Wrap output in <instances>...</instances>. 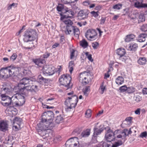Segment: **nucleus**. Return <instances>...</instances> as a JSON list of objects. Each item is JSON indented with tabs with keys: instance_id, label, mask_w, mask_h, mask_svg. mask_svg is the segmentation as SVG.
<instances>
[{
	"instance_id": "obj_1",
	"label": "nucleus",
	"mask_w": 147,
	"mask_h": 147,
	"mask_svg": "<svg viewBox=\"0 0 147 147\" xmlns=\"http://www.w3.org/2000/svg\"><path fill=\"white\" fill-rule=\"evenodd\" d=\"M125 134L124 132H121L119 130H117L114 132L110 129L107 131L105 134V138L106 140L109 142L114 140H117V138H121L124 139Z\"/></svg>"
},
{
	"instance_id": "obj_2",
	"label": "nucleus",
	"mask_w": 147,
	"mask_h": 147,
	"mask_svg": "<svg viewBox=\"0 0 147 147\" xmlns=\"http://www.w3.org/2000/svg\"><path fill=\"white\" fill-rule=\"evenodd\" d=\"M73 92H71L67 93L68 95H72L71 97H68L65 101V104L67 107L65 108L66 111L68 112L74 108L76 105L78 101L77 96L75 95H72Z\"/></svg>"
},
{
	"instance_id": "obj_3",
	"label": "nucleus",
	"mask_w": 147,
	"mask_h": 147,
	"mask_svg": "<svg viewBox=\"0 0 147 147\" xmlns=\"http://www.w3.org/2000/svg\"><path fill=\"white\" fill-rule=\"evenodd\" d=\"M24 40L28 42L29 40H34L38 39V34L36 30L34 29H29L25 32Z\"/></svg>"
},
{
	"instance_id": "obj_4",
	"label": "nucleus",
	"mask_w": 147,
	"mask_h": 147,
	"mask_svg": "<svg viewBox=\"0 0 147 147\" xmlns=\"http://www.w3.org/2000/svg\"><path fill=\"white\" fill-rule=\"evenodd\" d=\"M54 114L51 111H47L44 113L42 116L41 121L40 123L44 124L45 123L48 124L53 123L52 121L54 118Z\"/></svg>"
},
{
	"instance_id": "obj_5",
	"label": "nucleus",
	"mask_w": 147,
	"mask_h": 147,
	"mask_svg": "<svg viewBox=\"0 0 147 147\" xmlns=\"http://www.w3.org/2000/svg\"><path fill=\"white\" fill-rule=\"evenodd\" d=\"M42 123H40L38 125L40 128V130L38 131V134L42 137L46 135H48L46 133V131L49 129H52L54 127V125L53 123H50L48 124L47 123H45L44 124H42Z\"/></svg>"
},
{
	"instance_id": "obj_6",
	"label": "nucleus",
	"mask_w": 147,
	"mask_h": 147,
	"mask_svg": "<svg viewBox=\"0 0 147 147\" xmlns=\"http://www.w3.org/2000/svg\"><path fill=\"white\" fill-rule=\"evenodd\" d=\"M66 34H74L77 37H79L80 33L79 30L76 27L72 25L66 26L65 30L64 31Z\"/></svg>"
},
{
	"instance_id": "obj_7",
	"label": "nucleus",
	"mask_w": 147,
	"mask_h": 147,
	"mask_svg": "<svg viewBox=\"0 0 147 147\" xmlns=\"http://www.w3.org/2000/svg\"><path fill=\"white\" fill-rule=\"evenodd\" d=\"M90 74L86 71H84L80 74L79 81L84 85L88 84L91 81Z\"/></svg>"
},
{
	"instance_id": "obj_8",
	"label": "nucleus",
	"mask_w": 147,
	"mask_h": 147,
	"mask_svg": "<svg viewBox=\"0 0 147 147\" xmlns=\"http://www.w3.org/2000/svg\"><path fill=\"white\" fill-rule=\"evenodd\" d=\"M28 91L24 87L19 90V106L22 105L25 103L24 96L26 95Z\"/></svg>"
},
{
	"instance_id": "obj_9",
	"label": "nucleus",
	"mask_w": 147,
	"mask_h": 147,
	"mask_svg": "<svg viewBox=\"0 0 147 147\" xmlns=\"http://www.w3.org/2000/svg\"><path fill=\"white\" fill-rule=\"evenodd\" d=\"M71 80L70 76L67 74L62 75L59 79L61 84L65 86H68L70 84Z\"/></svg>"
},
{
	"instance_id": "obj_10",
	"label": "nucleus",
	"mask_w": 147,
	"mask_h": 147,
	"mask_svg": "<svg viewBox=\"0 0 147 147\" xmlns=\"http://www.w3.org/2000/svg\"><path fill=\"white\" fill-rule=\"evenodd\" d=\"M55 68L52 65L44 66L42 68L43 73L46 75H52L54 74Z\"/></svg>"
},
{
	"instance_id": "obj_11",
	"label": "nucleus",
	"mask_w": 147,
	"mask_h": 147,
	"mask_svg": "<svg viewBox=\"0 0 147 147\" xmlns=\"http://www.w3.org/2000/svg\"><path fill=\"white\" fill-rule=\"evenodd\" d=\"M86 37L89 40H93L97 38V34L95 30L89 29L87 31Z\"/></svg>"
},
{
	"instance_id": "obj_12",
	"label": "nucleus",
	"mask_w": 147,
	"mask_h": 147,
	"mask_svg": "<svg viewBox=\"0 0 147 147\" xmlns=\"http://www.w3.org/2000/svg\"><path fill=\"white\" fill-rule=\"evenodd\" d=\"M0 91V94H1V99L2 100L5 101L7 99V98L10 97L6 95V94H9L10 92V90L6 88H1Z\"/></svg>"
},
{
	"instance_id": "obj_13",
	"label": "nucleus",
	"mask_w": 147,
	"mask_h": 147,
	"mask_svg": "<svg viewBox=\"0 0 147 147\" xmlns=\"http://www.w3.org/2000/svg\"><path fill=\"white\" fill-rule=\"evenodd\" d=\"M18 71V67L12 68L11 70L9 68L6 67L5 68V71L3 72L5 74V78H8L13 74H15L16 73V72Z\"/></svg>"
},
{
	"instance_id": "obj_14",
	"label": "nucleus",
	"mask_w": 147,
	"mask_h": 147,
	"mask_svg": "<svg viewBox=\"0 0 147 147\" xmlns=\"http://www.w3.org/2000/svg\"><path fill=\"white\" fill-rule=\"evenodd\" d=\"M143 0H132L134 6L137 8L147 7V4L143 3Z\"/></svg>"
},
{
	"instance_id": "obj_15",
	"label": "nucleus",
	"mask_w": 147,
	"mask_h": 147,
	"mask_svg": "<svg viewBox=\"0 0 147 147\" xmlns=\"http://www.w3.org/2000/svg\"><path fill=\"white\" fill-rule=\"evenodd\" d=\"M31 82V80L28 78H24L21 80L19 83V90L23 88V87H25L24 86L25 85L29 84L30 82ZM26 89V88H25Z\"/></svg>"
},
{
	"instance_id": "obj_16",
	"label": "nucleus",
	"mask_w": 147,
	"mask_h": 147,
	"mask_svg": "<svg viewBox=\"0 0 147 147\" xmlns=\"http://www.w3.org/2000/svg\"><path fill=\"white\" fill-rule=\"evenodd\" d=\"M8 125L6 121L2 120L0 121V131L5 132L8 130Z\"/></svg>"
},
{
	"instance_id": "obj_17",
	"label": "nucleus",
	"mask_w": 147,
	"mask_h": 147,
	"mask_svg": "<svg viewBox=\"0 0 147 147\" xmlns=\"http://www.w3.org/2000/svg\"><path fill=\"white\" fill-rule=\"evenodd\" d=\"M67 16V15H65L61 17V20L63 21L66 26L72 25L73 24V22Z\"/></svg>"
},
{
	"instance_id": "obj_18",
	"label": "nucleus",
	"mask_w": 147,
	"mask_h": 147,
	"mask_svg": "<svg viewBox=\"0 0 147 147\" xmlns=\"http://www.w3.org/2000/svg\"><path fill=\"white\" fill-rule=\"evenodd\" d=\"M126 137V134H125V136L124 140H123L121 138H117V140H116L117 141L115 142L114 144H113L111 147H117L121 145L125 141Z\"/></svg>"
},
{
	"instance_id": "obj_19",
	"label": "nucleus",
	"mask_w": 147,
	"mask_h": 147,
	"mask_svg": "<svg viewBox=\"0 0 147 147\" xmlns=\"http://www.w3.org/2000/svg\"><path fill=\"white\" fill-rule=\"evenodd\" d=\"M138 47L137 44L134 42H131L127 46V49L129 51H135Z\"/></svg>"
},
{
	"instance_id": "obj_20",
	"label": "nucleus",
	"mask_w": 147,
	"mask_h": 147,
	"mask_svg": "<svg viewBox=\"0 0 147 147\" xmlns=\"http://www.w3.org/2000/svg\"><path fill=\"white\" fill-rule=\"evenodd\" d=\"M116 53L120 57H122L126 53V51L124 49L121 48L117 49L116 50Z\"/></svg>"
},
{
	"instance_id": "obj_21",
	"label": "nucleus",
	"mask_w": 147,
	"mask_h": 147,
	"mask_svg": "<svg viewBox=\"0 0 147 147\" xmlns=\"http://www.w3.org/2000/svg\"><path fill=\"white\" fill-rule=\"evenodd\" d=\"M104 129L102 128H100L99 129H98L96 128H94V132L93 136L94 137L96 138L97 136L99 135L103 131Z\"/></svg>"
},
{
	"instance_id": "obj_22",
	"label": "nucleus",
	"mask_w": 147,
	"mask_h": 147,
	"mask_svg": "<svg viewBox=\"0 0 147 147\" xmlns=\"http://www.w3.org/2000/svg\"><path fill=\"white\" fill-rule=\"evenodd\" d=\"M34 40H29L27 42V45L28 46L26 47L27 49H33L34 48L36 43L34 44L33 41Z\"/></svg>"
},
{
	"instance_id": "obj_23",
	"label": "nucleus",
	"mask_w": 147,
	"mask_h": 147,
	"mask_svg": "<svg viewBox=\"0 0 147 147\" xmlns=\"http://www.w3.org/2000/svg\"><path fill=\"white\" fill-rule=\"evenodd\" d=\"M147 36V34L145 33H141L139 36L138 41L140 42H142L145 40V38Z\"/></svg>"
},
{
	"instance_id": "obj_24",
	"label": "nucleus",
	"mask_w": 147,
	"mask_h": 147,
	"mask_svg": "<svg viewBox=\"0 0 147 147\" xmlns=\"http://www.w3.org/2000/svg\"><path fill=\"white\" fill-rule=\"evenodd\" d=\"M13 91L14 92H16V94L13 96L12 98L14 99V98L18 99V84L14 87Z\"/></svg>"
},
{
	"instance_id": "obj_25",
	"label": "nucleus",
	"mask_w": 147,
	"mask_h": 147,
	"mask_svg": "<svg viewBox=\"0 0 147 147\" xmlns=\"http://www.w3.org/2000/svg\"><path fill=\"white\" fill-rule=\"evenodd\" d=\"M90 91V86H87L84 87L83 89V92L84 95L87 96Z\"/></svg>"
},
{
	"instance_id": "obj_26",
	"label": "nucleus",
	"mask_w": 147,
	"mask_h": 147,
	"mask_svg": "<svg viewBox=\"0 0 147 147\" xmlns=\"http://www.w3.org/2000/svg\"><path fill=\"white\" fill-rule=\"evenodd\" d=\"M124 80V78L122 77L119 76L116 79L115 82L117 84L120 85L123 83Z\"/></svg>"
},
{
	"instance_id": "obj_27",
	"label": "nucleus",
	"mask_w": 147,
	"mask_h": 147,
	"mask_svg": "<svg viewBox=\"0 0 147 147\" xmlns=\"http://www.w3.org/2000/svg\"><path fill=\"white\" fill-rule=\"evenodd\" d=\"M135 37V35L133 34L128 35L126 36L125 40L126 42H129L133 40Z\"/></svg>"
},
{
	"instance_id": "obj_28",
	"label": "nucleus",
	"mask_w": 147,
	"mask_h": 147,
	"mask_svg": "<svg viewBox=\"0 0 147 147\" xmlns=\"http://www.w3.org/2000/svg\"><path fill=\"white\" fill-rule=\"evenodd\" d=\"M75 140L73 139V140H72V144H74L73 145V147H78L79 145V142L78 141V138L76 137H74Z\"/></svg>"
},
{
	"instance_id": "obj_29",
	"label": "nucleus",
	"mask_w": 147,
	"mask_h": 147,
	"mask_svg": "<svg viewBox=\"0 0 147 147\" xmlns=\"http://www.w3.org/2000/svg\"><path fill=\"white\" fill-rule=\"evenodd\" d=\"M44 61V60L41 61L40 60L38 59H36L34 60V62L36 64L40 67H41L43 66V63Z\"/></svg>"
},
{
	"instance_id": "obj_30",
	"label": "nucleus",
	"mask_w": 147,
	"mask_h": 147,
	"mask_svg": "<svg viewBox=\"0 0 147 147\" xmlns=\"http://www.w3.org/2000/svg\"><path fill=\"white\" fill-rule=\"evenodd\" d=\"M65 13L68 14V15H67V16L70 18H71L74 14V12L72 11L70 9H69L68 8L66 9Z\"/></svg>"
},
{
	"instance_id": "obj_31",
	"label": "nucleus",
	"mask_w": 147,
	"mask_h": 147,
	"mask_svg": "<svg viewBox=\"0 0 147 147\" xmlns=\"http://www.w3.org/2000/svg\"><path fill=\"white\" fill-rule=\"evenodd\" d=\"M63 120V115H59L57 116L55 120V122L57 123H59L61 122Z\"/></svg>"
},
{
	"instance_id": "obj_32",
	"label": "nucleus",
	"mask_w": 147,
	"mask_h": 147,
	"mask_svg": "<svg viewBox=\"0 0 147 147\" xmlns=\"http://www.w3.org/2000/svg\"><path fill=\"white\" fill-rule=\"evenodd\" d=\"M80 45L84 48H86L88 45L87 42L85 40L80 41Z\"/></svg>"
},
{
	"instance_id": "obj_33",
	"label": "nucleus",
	"mask_w": 147,
	"mask_h": 147,
	"mask_svg": "<svg viewBox=\"0 0 147 147\" xmlns=\"http://www.w3.org/2000/svg\"><path fill=\"white\" fill-rule=\"evenodd\" d=\"M78 15L79 16H83L84 17L82 18L83 19L87 18L88 16V13H85L84 11L83 10L80 11L79 12Z\"/></svg>"
},
{
	"instance_id": "obj_34",
	"label": "nucleus",
	"mask_w": 147,
	"mask_h": 147,
	"mask_svg": "<svg viewBox=\"0 0 147 147\" xmlns=\"http://www.w3.org/2000/svg\"><path fill=\"white\" fill-rule=\"evenodd\" d=\"M146 62V60L145 57H140L138 61V63L142 65L145 64Z\"/></svg>"
},
{
	"instance_id": "obj_35",
	"label": "nucleus",
	"mask_w": 147,
	"mask_h": 147,
	"mask_svg": "<svg viewBox=\"0 0 147 147\" xmlns=\"http://www.w3.org/2000/svg\"><path fill=\"white\" fill-rule=\"evenodd\" d=\"M5 102L2 103V105L5 106H7L9 105L11 103V97L8 98Z\"/></svg>"
},
{
	"instance_id": "obj_36",
	"label": "nucleus",
	"mask_w": 147,
	"mask_h": 147,
	"mask_svg": "<svg viewBox=\"0 0 147 147\" xmlns=\"http://www.w3.org/2000/svg\"><path fill=\"white\" fill-rule=\"evenodd\" d=\"M72 140L73 138H71L67 140L66 143V147H73V144H72Z\"/></svg>"
},
{
	"instance_id": "obj_37",
	"label": "nucleus",
	"mask_w": 147,
	"mask_h": 147,
	"mask_svg": "<svg viewBox=\"0 0 147 147\" xmlns=\"http://www.w3.org/2000/svg\"><path fill=\"white\" fill-rule=\"evenodd\" d=\"M74 66V62L73 61H70L69 63V71L71 74L72 73L73 70V67Z\"/></svg>"
},
{
	"instance_id": "obj_38",
	"label": "nucleus",
	"mask_w": 147,
	"mask_h": 147,
	"mask_svg": "<svg viewBox=\"0 0 147 147\" xmlns=\"http://www.w3.org/2000/svg\"><path fill=\"white\" fill-rule=\"evenodd\" d=\"M90 134V131L89 130H87L82 132L81 135L82 137H88Z\"/></svg>"
},
{
	"instance_id": "obj_39",
	"label": "nucleus",
	"mask_w": 147,
	"mask_h": 147,
	"mask_svg": "<svg viewBox=\"0 0 147 147\" xmlns=\"http://www.w3.org/2000/svg\"><path fill=\"white\" fill-rule=\"evenodd\" d=\"M103 84V83H102L100 85L99 89L100 93L101 94H103L104 91L106 90L105 86Z\"/></svg>"
},
{
	"instance_id": "obj_40",
	"label": "nucleus",
	"mask_w": 147,
	"mask_h": 147,
	"mask_svg": "<svg viewBox=\"0 0 147 147\" xmlns=\"http://www.w3.org/2000/svg\"><path fill=\"white\" fill-rule=\"evenodd\" d=\"M145 19L144 15L142 14H140L139 16L138 23L144 22L145 21Z\"/></svg>"
},
{
	"instance_id": "obj_41",
	"label": "nucleus",
	"mask_w": 147,
	"mask_h": 147,
	"mask_svg": "<svg viewBox=\"0 0 147 147\" xmlns=\"http://www.w3.org/2000/svg\"><path fill=\"white\" fill-rule=\"evenodd\" d=\"M5 71V68H3L0 70V77L1 78H5V74L3 72Z\"/></svg>"
},
{
	"instance_id": "obj_42",
	"label": "nucleus",
	"mask_w": 147,
	"mask_h": 147,
	"mask_svg": "<svg viewBox=\"0 0 147 147\" xmlns=\"http://www.w3.org/2000/svg\"><path fill=\"white\" fill-rule=\"evenodd\" d=\"M122 6V4L118 3L114 5L113 8L114 9L119 10L121 8Z\"/></svg>"
},
{
	"instance_id": "obj_43",
	"label": "nucleus",
	"mask_w": 147,
	"mask_h": 147,
	"mask_svg": "<svg viewBox=\"0 0 147 147\" xmlns=\"http://www.w3.org/2000/svg\"><path fill=\"white\" fill-rule=\"evenodd\" d=\"M127 91L128 93H132L135 91V88L132 87L127 88Z\"/></svg>"
},
{
	"instance_id": "obj_44",
	"label": "nucleus",
	"mask_w": 147,
	"mask_h": 147,
	"mask_svg": "<svg viewBox=\"0 0 147 147\" xmlns=\"http://www.w3.org/2000/svg\"><path fill=\"white\" fill-rule=\"evenodd\" d=\"M23 75L24 76L28 75L31 73V71L28 69H24L22 72Z\"/></svg>"
},
{
	"instance_id": "obj_45",
	"label": "nucleus",
	"mask_w": 147,
	"mask_h": 147,
	"mask_svg": "<svg viewBox=\"0 0 147 147\" xmlns=\"http://www.w3.org/2000/svg\"><path fill=\"white\" fill-rule=\"evenodd\" d=\"M91 111L90 109H88L85 113L86 116L87 118H89L91 117Z\"/></svg>"
},
{
	"instance_id": "obj_46",
	"label": "nucleus",
	"mask_w": 147,
	"mask_h": 147,
	"mask_svg": "<svg viewBox=\"0 0 147 147\" xmlns=\"http://www.w3.org/2000/svg\"><path fill=\"white\" fill-rule=\"evenodd\" d=\"M85 55L89 61L91 62L93 61V59L92 58V55L91 54H89L88 52H87L86 53Z\"/></svg>"
},
{
	"instance_id": "obj_47",
	"label": "nucleus",
	"mask_w": 147,
	"mask_h": 147,
	"mask_svg": "<svg viewBox=\"0 0 147 147\" xmlns=\"http://www.w3.org/2000/svg\"><path fill=\"white\" fill-rule=\"evenodd\" d=\"M141 30L144 32L147 31V24H144L143 25L141 28Z\"/></svg>"
},
{
	"instance_id": "obj_48",
	"label": "nucleus",
	"mask_w": 147,
	"mask_h": 147,
	"mask_svg": "<svg viewBox=\"0 0 147 147\" xmlns=\"http://www.w3.org/2000/svg\"><path fill=\"white\" fill-rule=\"evenodd\" d=\"M121 132H124L126 134V136L127 135H128L129 134H130L132 133V131H131L130 129L129 131H128L127 129H124L123 131H121Z\"/></svg>"
},
{
	"instance_id": "obj_49",
	"label": "nucleus",
	"mask_w": 147,
	"mask_h": 147,
	"mask_svg": "<svg viewBox=\"0 0 147 147\" xmlns=\"http://www.w3.org/2000/svg\"><path fill=\"white\" fill-rule=\"evenodd\" d=\"M127 88L126 86L124 85L120 87L119 90L121 92H124L127 91Z\"/></svg>"
},
{
	"instance_id": "obj_50",
	"label": "nucleus",
	"mask_w": 147,
	"mask_h": 147,
	"mask_svg": "<svg viewBox=\"0 0 147 147\" xmlns=\"http://www.w3.org/2000/svg\"><path fill=\"white\" fill-rule=\"evenodd\" d=\"M63 8V5L61 4H59L57 7V10L59 11H61Z\"/></svg>"
},
{
	"instance_id": "obj_51",
	"label": "nucleus",
	"mask_w": 147,
	"mask_h": 147,
	"mask_svg": "<svg viewBox=\"0 0 147 147\" xmlns=\"http://www.w3.org/2000/svg\"><path fill=\"white\" fill-rule=\"evenodd\" d=\"M13 125H18V118L16 117L13 120Z\"/></svg>"
},
{
	"instance_id": "obj_52",
	"label": "nucleus",
	"mask_w": 147,
	"mask_h": 147,
	"mask_svg": "<svg viewBox=\"0 0 147 147\" xmlns=\"http://www.w3.org/2000/svg\"><path fill=\"white\" fill-rule=\"evenodd\" d=\"M147 135V133L146 131H144L140 135V137L142 138H146Z\"/></svg>"
},
{
	"instance_id": "obj_53",
	"label": "nucleus",
	"mask_w": 147,
	"mask_h": 147,
	"mask_svg": "<svg viewBox=\"0 0 147 147\" xmlns=\"http://www.w3.org/2000/svg\"><path fill=\"white\" fill-rule=\"evenodd\" d=\"M98 45V43L96 42H94L92 43V46L94 49H96Z\"/></svg>"
},
{
	"instance_id": "obj_54",
	"label": "nucleus",
	"mask_w": 147,
	"mask_h": 147,
	"mask_svg": "<svg viewBox=\"0 0 147 147\" xmlns=\"http://www.w3.org/2000/svg\"><path fill=\"white\" fill-rule=\"evenodd\" d=\"M119 59L121 60L122 61L125 62L126 60L128 58L126 56H124L123 55L122 57H120Z\"/></svg>"
},
{
	"instance_id": "obj_55",
	"label": "nucleus",
	"mask_w": 147,
	"mask_h": 147,
	"mask_svg": "<svg viewBox=\"0 0 147 147\" xmlns=\"http://www.w3.org/2000/svg\"><path fill=\"white\" fill-rule=\"evenodd\" d=\"M17 55L16 54H13L10 57V60L13 61L16 58Z\"/></svg>"
},
{
	"instance_id": "obj_56",
	"label": "nucleus",
	"mask_w": 147,
	"mask_h": 147,
	"mask_svg": "<svg viewBox=\"0 0 147 147\" xmlns=\"http://www.w3.org/2000/svg\"><path fill=\"white\" fill-rule=\"evenodd\" d=\"M91 13L92 14L93 16L95 17H97L98 16V14L97 12L94 11H92L91 12Z\"/></svg>"
},
{
	"instance_id": "obj_57",
	"label": "nucleus",
	"mask_w": 147,
	"mask_h": 147,
	"mask_svg": "<svg viewBox=\"0 0 147 147\" xmlns=\"http://www.w3.org/2000/svg\"><path fill=\"white\" fill-rule=\"evenodd\" d=\"M38 80H39L40 82H41L42 81H44L45 79L41 75H39L38 76Z\"/></svg>"
},
{
	"instance_id": "obj_58",
	"label": "nucleus",
	"mask_w": 147,
	"mask_h": 147,
	"mask_svg": "<svg viewBox=\"0 0 147 147\" xmlns=\"http://www.w3.org/2000/svg\"><path fill=\"white\" fill-rule=\"evenodd\" d=\"M75 51L74 49H72L71 51V54L70 55L71 59H72L73 58L74 56V53Z\"/></svg>"
},
{
	"instance_id": "obj_59",
	"label": "nucleus",
	"mask_w": 147,
	"mask_h": 147,
	"mask_svg": "<svg viewBox=\"0 0 147 147\" xmlns=\"http://www.w3.org/2000/svg\"><path fill=\"white\" fill-rule=\"evenodd\" d=\"M50 55V53H46L43 55V57L44 58H47Z\"/></svg>"
},
{
	"instance_id": "obj_60",
	"label": "nucleus",
	"mask_w": 147,
	"mask_h": 147,
	"mask_svg": "<svg viewBox=\"0 0 147 147\" xmlns=\"http://www.w3.org/2000/svg\"><path fill=\"white\" fill-rule=\"evenodd\" d=\"M131 19L132 20H134V22L135 23L137 22L138 20V19L136 18V16H134V17H131Z\"/></svg>"
},
{
	"instance_id": "obj_61",
	"label": "nucleus",
	"mask_w": 147,
	"mask_h": 147,
	"mask_svg": "<svg viewBox=\"0 0 147 147\" xmlns=\"http://www.w3.org/2000/svg\"><path fill=\"white\" fill-rule=\"evenodd\" d=\"M13 129L15 131L18 130V126L17 125H13Z\"/></svg>"
},
{
	"instance_id": "obj_62",
	"label": "nucleus",
	"mask_w": 147,
	"mask_h": 147,
	"mask_svg": "<svg viewBox=\"0 0 147 147\" xmlns=\"http://www.w3.org/2000/svg\"><path fill=\"white\" fill-rule=\"evenodd\" d=\"M140 110L139 108L137 109L135 112V113L137 115H140Z\"/></svg>"
},
{
	"instance_id": "obj_63",
	"label": "nucleus",
	"mask_w": 147,
	"mask_h": 147,
	"mask_svg": "<svg viewBox=\"0 0 147 147\" xmlns=\"http://www.w3.org/2000/svg\"><path fill=\"white\" fill-rule=\"evenodd\" d=\"M143 93L144 94H147V88H144L142 90Z\"/></svg>"
},
{
	"instance_id": "obj_64",
	"label": "nucleus",
	"mask_w": 147,
	"mask_h": 147,
	"mask_svg": "<svg viewBox=\"0 0 147 147\" xmlns=\"http://www.w3.org/2000/svg\"><path fill=\"white\" fill-rule=\"evenodd\" d=\"M12 7L14 8L16 7H17L18 4L17 3H13L12 4H11Z\"/></svg>"
}]
</instances>
